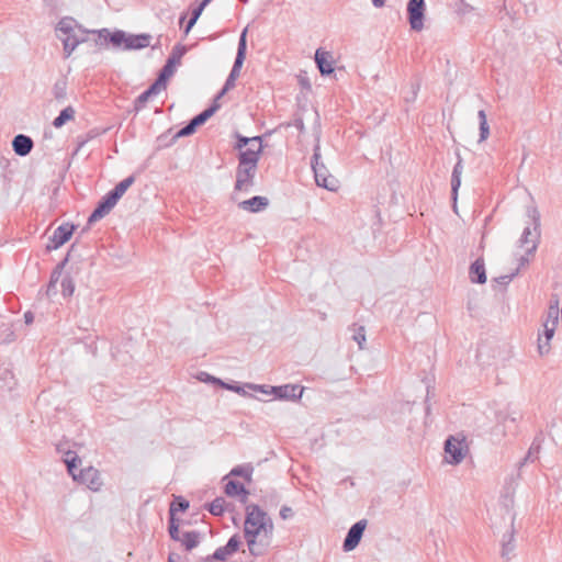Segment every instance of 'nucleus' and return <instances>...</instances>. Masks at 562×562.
<instances>
[{"label": "nucleus", "mask_w": 562, "mask_h": 562, "mask_svg": "<svg viewBox=\"0 0 562 562\" xmlns=\"http://www.w3.org/2000/svg\"><path fill=\"white\" fill-rule=\"evenodd\" d=\"M273 521L271 517L257 504L246 506L244 522V538L249 553L252 557L265 555L272 542Z\"/></svg>", "instance_id": "f257e3e1"}, {"label": "nucleus", "mask_w": 562, "mask_h": 562, "mask_svg": "<svg viewBox=\"0 0 562 562\" xmlns=\"http://www.w3.org/2000/svg\"><path fill=\"white\" fill-rule=\"evenodd\" d=\"M527 216L531 223L525 227L518 243L519 247L531 243V246L526 248V255H531L536 251L540 239V213L537 207L531 206L527 210Z\"/></svg>", "instance_id": "f03ea898"}, {"label": "nucleus", "mask_w": 562, "mask_h": 562, "mask_svg": "<svg viewBox=\"0 0 562 562\" xmlns=\"http://www.w3.org/2000/svg\"><path fill=\"white\" fill-rule=\"evenodd\" d=\"M92 34L97 35L94 43L100 48L112 47L116 50H123L125 42V31L115 29L111 31L106 27L100 30H91Z\"/></svg>", "instance_id": "7ed1b4c3"}, {"label": "nucleus", "mask_w": 562, "mask_h": 562, "mask_svg": "<svg viewBox=\"0 0 562 562\" xmlns=\"http://www.w3.org/2000/svg\"><path fill=\"white\" fill-rule=\"evenodd\" d=\"M189 47L184 44L178 43L173 46L170 55L168 56L165 65L160 68L157 78L168 83L169 79L173 76L177 66L180 65L181 58L187 54Z\"/></svg>", "instance_id": "20e7f679"}, {"label": "nucleus", "mask_w": 562, "mask_h": 562, "mask_svg": "<svg viewBox=\"0 0 562 562\" xmlns=\"http://www.w3.org/2000/svg\"><path fill=\"white\" fill-rule=\"evenodd\" d=\"M443 449L447 462L458 465L463 461L468 452V445L464 437L459 439L456 436H449L445 441Z\"/></svg>", "instance_id": "39448f33"}, {"label": "nucleus", "mask_w": 562, "mask_h": 562, "mask_svg": "<svg viewBox=\"0 0 562 562\" xmlns=\"http://www.w3.org/2000/svg\"><path fill=\"white\" fill-rule=\"evenodd\" d=\"M247 30L248 29L245 27L239 35L236 57H235L233 67L225 80L227 82V85H231L233 87H235L236 79L238 78V76L240 74V69H241L245 58H246Z\"/></svg>", "instance_id": "423d86ee"}, {"label": "nucleus", "mask_w": 562, "mask_h": 562, "mask_svg": "<svg viewBox=\"0 0 562 562\" xmlns=\"http://www.w3.org/2000/svg\"><path fill=\"white\" fill-rule=\"evenodd\" d=\"M56 31L63 33L65 35L63 38H69V41L87 37L86 35L91 33L71 16L61 18L56 25Z\"/></svg>", "instance_id": "0eeeda50"}, {"label": "nucleus", "mask_w": 562, "mask_h": 562, "mask_svg": "<svg viewBox=\"0 0 562 562\" xmlns=\"http://www.w3.org/2000/svg\"><path fill=\"white\" fill-rule=\"evenodd\" d=\"M406 11L411 30L420 32L424 29L425 21V0H408Z\"/></svg>", "instance_id": "6e6552de"}, {"label": "nucleus", "mask_w": 562, "mask_h": 562, "mask_svg": "<svg viewBox=\"0 0 562 562\" xmlns=\"http://www.w3.org/2000/svg\"><path fill=\"white\" fill-rule=\"evenodd\" d=\"M76 229L77 225L74 223L66 222L60 224L55 228L53 235L49 237V243L46 245V250L52 251L64 246L67 241L70 240Z\"/></svg>", "instance_id": "1a4fd4ad"}, {"label": "nucleus", "mask_w": 562, "mask_h": 562, "mask_svg": "<svg viewBox=\"0 0 562 562\" xmlns=\"http://www.w3.org/2000/svg\"><path fill=\"white\" fill-rule=\"evenodd\" d=\"M120 200L115 198L114 194H112L111 191L105 193L97 203L93 211L90 213L88 217V226H91L95 222L102 220L104 216H106L112 209L117 204Z\"/></svg>", "instance_id": "9d476101"}, {"label": "nucleus", "mask_w": 562, "mask_h": 562, "mask_svg": "<svg viewBox=\"0 0 562 562\" xmlns=\"http://www.w3.org/2000/svg\"><path fill=\"white\" fill-rule=\"evenodd\" d=\"M305 387L301 384H283L270 386L269 395H273L276 400L280 401H300L303 396Z\"/></svg>", "instance_id": "9b49d317"}, {"label": "nucleus", "mask_w": 562, "mask_h": 562, "mask_svg": "<svg viewBox=\"0 0 562 562\" xmlns=\"http://www.w3.org/2000/svg\"><path fill=\"white\" fill-rule=\"evenodd\" d=\"M74 481L86 485L89 490L97 492L102 486L100 472L93 467L85 469H77L74 474H70Z\"/></svg>", "instance_id": "f8f14e48"}, {"label": "nucleus", "mask_w": 562, "mask_h": 562, "mask_svg": "<svg viewBox=\"0 0 562 562\" xmlns=\"http://www.w3.org/2000/svg\"><path fill=\"white\" fill-rule=\"evenodd\" d=\"M367 525V519H360L349 528L342 542V550L345 552H350L359 546Z\"/></svg>", "instance_id": "ddd939ff"}, {"label": "nucleus", "mask_w": 562, "mask_h": 562, "mask_svg": "<svg viewBox=\"0 0 562 562\" xmlns=\"http://www.w3.org/2000/svg\"><path fill=\"white\" fill-rule=\"evenodd\" d=\"M257 167L239 165L236 168V181L234 191L248 192L254 186Z\"/></svg>", "instance_id": "4468645a"}, {"label": "nucleus", "mask_w": 562, "mask_h": 562, "mask_svg": "<svg viewBox=\"0 0 562 562\" xmlns=\"http://www.w3.org/2000/svg\"><path fill=\"white\" fill-rule=\"evenodd\" d=\"M167 87L159 78H156L154 82L149 85V87L144 90L135 100H134V111L137 113L142 111L146 103L155 95H157L162 89Z\"/></svg>", "instance_id": "2eb2a0df"}, {"label": "nucleus", "mask_w": 562, "mask_h": 562, "mask_svg": "<svg viewBox=\"0 0 562 562\" xmlns=\"http://www.w3.org/2000/svg\"><path fill=\"white\" fill-rule=\"evenodd\" d=\"M256 144V148L254 147L255 145H250L249 147L244 148L238 153L237 158L239 165L258 167V162L263 151V146L262 142Z\"/></svg>", "instance_id": "dca6fc26"}, {"label": "nucleus", "mask_w": 562, "mask_h": 562, "mask_svg": "<svg viewBox=\"0 0 562 562\" xmlns=\"http://www.w3.org/2000/svg\"><path fill=\"white\" fill-rule=\"evenodd\" d=\"M314 172L315 182L318 187L335 191L337 188V179L328 172L327 167L322 164L318 167L312 169Z\"/></svg>", "instance_id": "f3484780"}, {"label": "nucleus", "mask_w": 562, "mask_h": 562, "mask_svg": "<svg viewBox=\"0 0 562 562\" xmlns=\"http://www.w3.org/2000/svg\"><path fill=\"white\" fill-rule=\"evenodd\" d=\"M241 546V538L239 533H234L225 546L217 548L213 553L212 558L216 561H225L227 557L236 553Z\"/></svg>", "instance_id": "a211bd4d"}, {"label": "nucleus", "mask_w": 562, "mask_h": 562, "mask_svg": "<svg viewBox=\"0 0 562 562\" xmlns=\"http://www.w3.org/2000/svg\"><path fill=\"white\" fill-rule=\"evenodd\" d=\"M315 64L321 76L326 77L334 74V59L330 52L317 48L315 52Z\"/></svg>", "instance_id": "6ab92c4d"}, {"label": "nucleus", "mask_w": 562, "mask_h": 562, "mask_svg": "<svg viewBox=\"0 0 562 562\" xmlns=\"http://www.w3.org/2000/svg\"><path fill=\"white\" fill-rule=\"evenodd\" d=\"M151 35L148 33L131 34L125 32V42L123 50H139L150 45Z\"/></svg>", "instance_id": "aec40b11"}, {"label": "nucleus", "mask_w": 562, "mask_h": 562, "mask_svg": "<svg viewBox=\"0 0 562 562\" xmlns=\"http://www.w3.org/2000/svg\"><path fill=\"white\" fill-rule=\"evenodd\" d=\"M457 159L451 175V201L454 212H457L458 192L461 187V175L463 171V159L459 153H457Z\"/></svg>", "instance_id": "412c9836"}, {"label": "nucleus", "mask_w": 562, "mask_h": 562, "mask_svg": "<svg viewBox=\"0 0 562 562\" xmlns=\"http://www.w3.org/2000/svg\"><path fill=\"white\" fill-rule=\"evenodd\" d=\"M224 485V493L228 497H238L239 502L246 504L249 496V491L246 486L237 480H226Z\"/></svg>", "instance_id": "4be33fe9"}, {"label": "nucleus", "mask_w": 562, "mask_h": 562, "mask_svg": "<svg viewBox=\"0 0 562 562\" xmlns=\"http://www.w3.org/2000/svg\"><path fill=\"white\" fill-rule=\"evenodd\" d=\"M11 145L15 155L25 157L32 151L34 142L29 135L18 134L13 137Z\"/></svg>", "instance_id": "5701e85b"}, {"label": "nucleus", "mask_w": 562, "mask_h": 562, "mask_svg": "<svg viewBox=\"0 0 562 562\" xmlns=\"http://www.w3.org/2000/svg\"><path fill=\"white\" fill-rule=\"evenodd\" d=\"M269 205V199L262 195H255L248 200H244L238 203V207L250 212V213H259L265 211Z\"/></svg>", "instance_id": "b1692460"}, {"label": "nucleus", "mask_w": 562, "mask_h": 562, "mask_svg": "<svg viewBox=\"0 0 562 562\" xmlns=\"http://www.w3.org/2000/svg\"><path fill=\"white\" fill-rule=\"evenodd\" d=\"M469 279L475 284H484L486 282V270L484 258L482 256L470 265Z\"/></svg>", "instance_id": "393cba45"}, {"label": "nucleus", "mask_w": 562, "mask_h": 562, "mask_svg": "<svg viewBox=\"0 0 562 562\" xmlns=\"http://www.w3.org/2000/svg\"><path fill=\"white\" fill-rule=\"evenodd\" d=\"M205 509L213 516L222 517L225 512H233L234 504L227 503L222 496L215 497L212 502L204 505Z\"/></svg>", "instance_id": "a878e982"}, {"label": "nucleus", "mask_w": 562, "mask_h": 562, "mask_svg": "<svg viewBox=\"0 0 562 562\" xmlns=\"http://www.w3.org/2000/svg\"><path fill=\"white\" fill-rule=\"evenodd\" d=\"M78 262H71L69 270L66 272L61 280V294L65 299L72 296L75 292V282L72 274L78 273Z\"/></svg>", "instance_id": "bb28decb"}, {"label": "nucleus", "mask_w": 562, "mask_h": 562, "mask_svg": "<svg viewBox=\"0 0 562 562\" xmlns=\"http://www.w3.org/2000/svg\"><path fill=\"white\" fill-rule=\"evenodd\" d=\"M221 108L220 103L212 102L206 109L193 116L189 122L193 124V127L198 130L200 126L206 123Z\"/></svg>", "instance_id": "cd10ccee"}, {"label": "nucleus", "mask_w": 562, "mask_h": 562, "mask_svg": "<svg viewBox=\"0 0 562 562\" xmlns=\"http://www.w3.org/2000/svg\"><path fill=\"white\" fill-rule=\"evenodd\" d=\"M515 530H514V519L512 520V530L504 533L502 539V551L501 555L505 560H510V555L515 551Z\"/></svg>", "instance_id": "c85d7f7f"}, {"label": "nucleus", "mask_w": 562, "mask_h": 562, "mask_svg": "<svg viewBox=\"0 0 562 562\" xmlns=\"http://www.w3.org/2000/svg\"><path fill=\"white\" fill-rule=\"evenodd\" d=\"M272 132L269 131L265 133L263 135H257L254 137H247L241 135L239 132L234 133V137L236 139L234 144V149L240 151L241 149L246 148L248 145H255V143H261L265 136L270 135Z\"/></svg>", "instance_id": "c756f323"}, {"label": "nucleus", "mask_w": 562, "mask_h": 562, "mask_svg": "<svg viewBox=\"0 0 562 562\" xmlns=\"http://www.w3.org/2000/svg\"><path fill=\"white\" fill-rule=\"evenodd\" d=\"M202 539V533L198 530H190L182 532L180 540L178 542H181L186 551H192L194 548H196Z\"/></svg>", "instance_id": "7c9ffc66"}, {"label": "nucleus", "mask_w": 562, "mask_h": 562, "mask_svg": "<svg viewBox=\"0 0 562 562\" xmlns=\"http://www.w3.org/2000/svg\"><path fill=\"white\" fill-rule=\"evenodd\" d=\"M543 326L544 339L541 337L538 339V350L540 355H546L550 351V340L553 338L557 327L554 324L549 325V321H547Z\"/></svg>", "instance_id": "2f4dec72"}, {"label": "nucleus", "mask_w": 562, "mask_h": 562, "mask_svg": "<svg viewBox=\"0 0 562 562\" xmlns=\"http://www.w3.org/2000/svg\"><path fill=\"white\" fill-rule=\"evenodd\" d=\"M254 467L251 463L240 464L234 467L228 474H226L222 481H226L229 476L243 477L247 483L252 480Z\"/></svg>", "instance_id": "473e14b6"}, {"label": "nucleus", "mask_w": 562, "mask_h": 562, "mask_svg": "<svg viewBox=\"0 0 562 562\" xmlns=\"http://www.w3.org/2000/svg\"><path fill=\"white\" fill-rule=\"evenodd\" d=\"M190 503L187 498L181 495H173V499L169 505L168 517L178 518V513H184L188 510Z\"/></svg>", "instance_id": "72a5a7b5"}, {"label": "nucleus", "mask_w": 562, "mask_h": 562, "mask_svg": "<svg viewBox=\"0 0 562 562\" xmlns=\"http://www.w3.org/2000/svg\"><path fill=\"white\" fill-rule=\"evenodd\" d=\"M67 88H68V80L65 76L58 78L52 89V93L54 95V99L57 102H64L67 98Z\"/></svg>", "instance_id": "f704fd0d"}, {"label": "nucleus", "mask_w": 562, "mask_h": 562, "mask_svg": "<svg viewBox=\"0 0 562 562\" xmlns=\"http://www.w3.org/2000/svg\"><path fill=\"white\" fill-rule=\"evenodd\" d=\"M63 456V461L67 467L69 475L74 474L75 471H77V469L81 464V459L79 458L76 451H72L70 449L66 450Z\"/></svg>", "instance_id": "c9c22d12"}, {"label": "nucleus", "mask_w": 562, "mask_h": 562, "mask_svg": "<svg viewBox=\"0 0 562 562\" xmlns=\"http://www.w3.org/2000/svg\"><path fill=\"white\" fill-rule=\"evenodd\" d=\"M75 114H76V111L71 105L66 106L54 119L53 126L55 128L63 127L67 122L72 121L75 119Z\"/></svg>", "instance_id": "e433bc0d"}, {"label": "nucleus", "mask_w": 562, "mask_h": 562, "mask_svg": "<svg viewBox=\"0 0 562 562\" xmlns=\"http://www.w3.org/2000/svg\"><path fill=\"white\" fill-rule=\"evenodd\" d=\"M135 182V176H128L122 181H120L113 189L110 191L115 195L119 200L123 196V194L127 191V189Z\"/></svg>", "instance_id": "4c0bfd02"}, {"label": "nucleus", "mask_w": 562, "mask_h": 562, "mask_svg": "<svg viewBox=\"0 0 562 562\" xmlns=\"http://www.w3.org/2000/svg\"><path fill=\"white\" fill-rule=\"evenodd\" d=\"M480 138L479 142H484L490 136V125L484 110L477 112Z\"/></svg>", "instance_id": "58836bf2"}, {"label": "nucleus", "mask_w": 562, "mask_h": 562, "mask_svg": "<svg viewBox=\"0 0 562 562\" xmlns=\"http://www.w3.org/2000/svg\"><path fill=\"white\" fill-rule=\"evenodd\" d=\"M168 533L172 541L178 542L181 537L180 532V519L168 517Z\"/></svg>", "instance_id": "ea45409f"}, {"label": "nucleus", "mask_w": 562, "mask_h": 562, "mask_svg": "<svg viewBox=\"0 0 562 562\" xmlns=\"http://www.w3.org/2000/svg\"><path fill=\"white\" fill-rule=\"evenodd\" d=\"M540 451V443L537 439H535L526 454V457L519 462V469H521L527 462H533L539 454Z\"/></svg>", "instance_id": "a19ab883"}, {"label": "nucleus", "mask_w": 562, "mask_h": 562, "mask_svg": "<svg viewBox=\"0 0 562 562\" xmlns=\"http://www.w3.org/2000/svg\"><path fill=\"white\" fill-rule=\"evenodd\" d=\"M221 387L225 389V390H228V391H232V392H235V393H237L239 395H243V396H250V397L256 398L254 395H250V394H248L245 391V387H247L246 384H239L237 382H231L229 383V382L222 381Z\"/></svg>", "instance_id": "79ce46f5"}, {"label": "nucleus", "mask_w": 562, "mask_h": 562, "mask_svg": "<svg viewBox=\"0 0 562 562\" xmlns=\"http://www.w3.org/2000/svg\"><path fill=\"white\" fill-rule=\"evenodd\" d=\"M61 42H63V49H64V54H65V57H69L72 52L78 47L79 44L83 43L87 41V37H81L80 40H71L69 41V38H60Z\"/></svg>", "instance_id": "37998d69"}, {"label": "nucleus", "mask_w": 562, "mask_h": 562, "mask_svg": "<svg viewBox=\"0 0 562 562\" xmlns=\"http://www.w3.org/2000/svg\"><path fill=\"white\" fill-rule=\"evenodd\" d=\"M262 502L265 506L277 507L281 502V495L276 490H271L263 495Z\"/></svg>", "instance_id": "c03bdc74"}, {"label": "nucleus", "mask_w": 562, "mask_h": 562, "mask_svg": "<svg viewBox=\"0 0 562 562\" xmlns=\"http://www.w3.org/2000/svg\"><path fill=\"white\" fill-rule=\"evenodd\" d=\"M559 300H551L548 308V321L549 324L558 325V317H559Z\"/></svg>", "instance_id": "a18cd8bd"}, {"label": "nucleus", "mask_w": 562, "mask_h": 562, "mask_svg": "<svg viewBox=\"0 0 562 562\" xmlns=\"http://www.w3.org/2000/svg\"><path fill=\"white\" fill-rule=\"evenodd\" d=\"M196 132V130L193 127V124L188 122L184 126H182L173 136L170 142V145H172L178 138L191 136Z\"/></svg>", "instance_id": "49530a36"}, {"label": "nucleus", "mask_w": 562, "mask_h": 562, "mask_svg": "<svg viewBox=\"0 0 562 562\" xmlns=\"http://www.w3.org/2000/svg\"><path fill=\"white\" fill-rule=\"evenodd\" d=\"M457 12L458 14L464 16L469 13H472L477 18V19H481L482 18V14L476 12V8L472 7L471 4H469L468 2H465L464 0H460L459 4H458V9H457Z\"/></svg>", "instance_id": "de8ad7c7"}, {"label": "nucleus", "mask_w": 562, "mask_h": 562, "mask_svg": "<svg viewBox=\"0 0 562 562\" xmlns=\"http://www.w3.org/2000/svg\"><path fill=\"white\" fill-rule=\"evenodd\" d=\"M75 251H76V244H71L65 258L61 261H59L54 269L63 273L67 263L72 260Z\"/></svg>", "instance_id": "09e8293b"}, {"label": "nucleus", "mask_w": 562, "mask_h": 562, "mask_svg": "<svg viewBox=\"0 0 562 562\" xmlns=\"http://www.w3.org/2000/svg\"><path fill=\"white\" fill-rule=\"evenodd\" d=\"M16 336L14 330L11 327H5L0 334V344L9 345L15 340Z\"/></svg>", "instance_id": "8fccbe9b"}, {"label": "nucleus", "mask_w": 562, "mask_h": 562, "mask_svg": "<svg viewBox=\"0 0 562 562\" xmlns=\"http://www.w3.org/2000/svg\"><path fill=\"white\" fill-rule=\"evenodd\" d=\"M352 339L358 344L360 349H363V344L366 342V329L363 326H359L355 329Z\"/></svg>", "instance_id": "3c124183"}, {"label": "nucleus", "mask_w": 562, "mask_h": 562, "mask_svg": "<svg viewBox=\"0 0 562 562\" xmlns=\"http://www.w3.org/2000/svg\"><path fill=\"white\" fill-rule=\"evenodd\" d=\"M321 158H322V156H321V146H319V142L317 140V143L314 145L313 156L311 158V167H312V169H314V167H318L319 165L324 164L321 160Z\"/></svg>", "instance_id": "603ef678"}, {"label": "nucleus", "mask_w": 562, "mask_h": 562, "mask_svg": "<svg viewBox=\"0 0 562 562\" xmlns=\"http://www.w3.org/2000/svg\"><path fill=\"white\" fill-rule=\"evenodd\" d=\"M198 379L202 382H205V383H212V384H215V385H218L221 386L222 384V381L220 378H216L207 372H200L199 375H198Z\"/></svg>", "instance_id": "864d4df0"}, {"label": "nucleus", "mask_w": 562, "mask_h": 562, "mask_svg": "<svg viewBox=\"0 0 562 562\" xmlns=\"http://www.w3.org/2000/svg\"><path fill=\"white\" fill-rule=\"evenodd\" d=\"M419 88H420V83L418 81L413 82L412 91L404 97L405 102H414L417 98Z\"/></svg>", "instance_id": "5fc2aeb1"}, {"label": "nucleus", "mask_w": 562, "mask_h": 562, "mask_svg": "<svg viewBox=\"0 0 562 562\" xmlns=\"http://www.w3.org/2000/svg\"><path fill=\"white\" fill-rule=\"evenodd\" d=\"M246 385H247V387L249 390H252V391L260 392V393L269 395V389H270L269 385H266V384H254V383H246Z\"/></svg>", "instance_id": "6e6d98bb"}, {"label": "nucleus", "mask_w": 562, "mask_h": 562, "mask_svg": "<svg viewBox=\"0 0 562 562\" xmlns=\"http://www.w3.org/2000/svg\"><path fill=\"white\" fill-rule=\"evenodd\" d=\"M517 273H518V270H516V272H514L512 274H504L498 278H495L494 281L497 282L498 284L507 285Z\"/></svg>", "instance_id": "4d7b16f0"}, {"label": "nucleus", "mask_w": 562, "mask_h": 562, "mask_svg": "<svg viewBox=\"0 0 562 562\" xmlns=\"http://www.w3.org/2000/svg\"><path fill=\"white\" fill-rule=\"evenodd\" d=\"M234 87L231 86V85H227V82L225 81L224 82V86L222 87V89L216 93V95L214 97L213 101L212 102H216V103H220L218 100L222 99L231 89H233Z\"/></svg>", "instance_id": "13d9d810"}, {"label": "nucleus", "mask_w": 562, "mask_h": 562, "mask_svg": "<svg viewBox=\"0 0 562 562\" xmlns=\"http://www.w3.org/2000/svg\"><path fill=\"white\" fill-rule=\"evenodd\" d=\"M294 516V512L290 506L283 505L280 509V517L283 520L290 519Z\"/></svg>", "instance_id": "bf43d9fd"}, {"label": "nucleus", "mask_w": 562, "mask_h": 562, "mask_svg": "<svg viewBox=\"0 0 562 562\" xmlns=\"http://www.w3.org/2000/svg\"><path fill=\"white\" fill-rule=\"evenodd\" d=\"M210 4V2H207L206 0H201V2L192 10L191 13H193V15L195 18H200V15L202 14L203 10L205 9V7H207Z\"/></svg>", "instance_id": "052dcab7"}, {"label": "nucleus", "mask_w": 562, "mask_h": 562, "mask_svg": "<svg viewBox=\"0 0 562 562\" xmlns=\"http://www.w3.org/2000/svg\"><path fill=\"white\" fill-rule=\"evenodd\" d=\"M290 125H293L295 126L300 133H304L305 132V125H304V121L301 116H296L294 120H293V123H288L286 126H290Z\"/></svg>", "instance_id": "680f3d73"}, {"label": "nucleus", "mask_w": 562, "mask_h": 562, "mask_svg": "<svg viewBox=\"0 0 562 562\" xmlns=\"http://www.w3.org/2000/svg\"><path fill=\"white\" fill-rule=\"evenodd\" d=\"M199 18H195L193 13H191L190 19L187 22V25L184 27V34L188 35L191 29L194 26Z\"/></svg>", "instance_id": "e2e57ef3"}, {"label": "nucleus", "mask_w": 562, "mask_h": 562, "mask_svg": "<svg viewBox=\"0 0 562 562\" xmlns=\"http://www.w3.org/2000/svg\"><path fill=\"white\" fill-rule=\"evenodd\" d=\"M56 284H57L56 282L48 281V284L46 286V295L47 296H52L57 293Z\"/></svg>", "instance_id": "0e129e2a"}, {"label": "nucleus", "mask_w": 562, "mask_h": 562, "mask_svg": "<svg viewBox=\"0 0 562 562\" xmlns=\"http://www.w3.org/2000/svg\"><path fill=\"white\" fill-rule=\"evenodd\" d=\"M61 274H63L61 272L53 269L52 272H50L49 281L57 283L59 281Z\"/></svg>", "instance_id": "69168bd1"}, {"label": "nucleus", "mask_w": 562, "mask_h": 562, "mask_svg": "<svg viewBox=\"0 0 562 562\" xmlns=\"http://www.w3.org/2000/svg\"><path fill=\"white\" fill-rule=\"evenodd\" d=\"M24 323L30 325L34 322V314L31 311H26L23 315Z\"/></svg>", "instance_id": "338daca9"}, {"label": "nucleus", "mask_w": 562, "mask_h": 562, "mask_svg": "<svg viewBox=\"0 0 562 562\" xmlns=\"http://www.w3.org/2000/svg\"><path fill=\"white\" fill-rule=\"evenodd\" d=\"M98 135H100V132H98L97 130H90V131L86 134L85 138H88V142H89L90 139H92V138L97 137Z\"/></svg>", "instance_id": "774afa93"}]
</instances>
